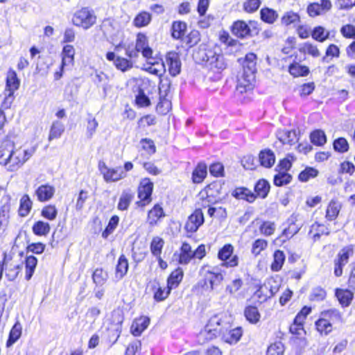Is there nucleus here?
Masks as SVG:
<instances>
[{
  "instance_id": "f257e3e1",
  "label": "nucleus",
  "mask_w": 355,
  "mask_h": 355,
  "mask_svg": "<svg viewBox=\"0 0 355 355\" xmlns=\"http://www.w3.org/2000/svg\"><path fill=\"white\" fill-rule=\"evenodd\" d=\"M34 148L24 149L15 148L13 145L0 146V164L9 171H16L20 168L34 154Z\"/></svg>"
},
{
  "instance_id": "f03ea898",
  "label": "nucleus",
  "mask_w": 355,
  "mask_h": 355,
  "mask_svg": "<svg viewBox=\"0 0 355 355\" xmlns=\"http://www.w3.org/2000/svg\"><path fill=\"white\" fill-rule=\"evenodd\" d=\"M193 58L196 62L204 64L214 72L219 73L226 68L224 57L218 46L207 48L201 46L193 53Z\"/></svg>"
},
{
  "instance_id": "7ed1b4c3",
  "label": "nucleus",
  "mask_w": 355,
  "mask_h": 355,
  "mask_svg": "<svg viewBox=\"0 0 355 355\" xmlns=\"http://www.w3.org/2000/svg\"><path fill=\"white\" fill-rule=\"evenodd\" d=\"M257 55L253 53H248L243 62V72L238 78L237 90L241 93L252 89L255 82Z\"/></svg>"
},
{
  "instance_id": "20e7f679",
  "label": "nucleus",
  "mask_w": 355,
  "mask_h": 355,
  "mask_svg": "<svg viewBox=\"0 0 355 355\" xmlns=\"http://www.w3.org/2000/svg\"><path fill=\"white\" fill-rule=\"evenodd\" d=\"M230 328V324L223 320L222 317L218 315H214L198 335V341L205 343L218 336L221 337Z\"/></svg>"
},
{
  "instance_id": "39448f33",
  "label": "nucleus",
  "mask_w": 355,
  "mask_h": 355,
  "mask_svg": "<svg viewBox=\"0 0 355 355\" xmlns=\"http://www.w3.org/2000/svg\"><path fill=\"white\" fill-rule=\"evenodd\" d=\"M96 16L93 10L89 8H82L77 10L73 16L72 22L76 26L88 29L96 24Z\"/></svg>"
},
{
  "instance_id": "423d86ee",
  "label": "nucleus",
  "mask_w": 355,
  "mask_h": 355,
  "mask_svg": "<svg viewBox=\"0 0 355 355\" xmlns=\"http://www.w3.org/2000/svg\"><path fill=\"white\" fill-rule=\"evenodd\" d=\"M354 254V249L352 245H347L342 248L334 260V275L340 277L343 274V267L349 261V258Z\"/></svg>"
},
{
  "instance_id": "0eeeda50",
  "label": "nucleus",
  "mask_w": 355,
  "mask_h": 355,
  "mask_svg": "<svg viewBox=\"0 0 355 355\" xmlns=\"http://www.w3.org/2000/svg\"><path fill=\"white\" fill-rule=\"evenodd\" d=\"M153 183L148 178L141 180L138 188L139 206H145L151 201Z\"/></svg>"
},
{
  "instance_id": "6e6552de",
  "label": "nucleus",
  "mask_w": 355,
  "mask_h": 355,
  "mask_svg": "<svg viewBox=\"0 0 355 355\" xmlns=\"http://www.w3.org/2000/svg\"><path fill=\"white\" fill-rule=\"evenodd\" d=\"M204 215L200 209H196L186 223L185 230L189 232H195L204 223Z\"/></svg>"
},
{
  "instance_id": "1a4fd4ad",
  "label": "nucleus",
  "mask_w": 355,
  "mask_h": 355,
  "mask_svg": "<svg viewBox=\"0 0 355 355\" xmlns=\"http://www.w3.org/2000/svg\"><path fill=\"white\" fill-rule=\"evenodd\" d=\"M331 8L330 0H321L320 2L310 3L307 7V12L311 17H316L327 13Z\"/></svg>"
},
{
  "instance_id": "9d476101",
  "label": "nucleus",
  "mask_w": 355,
  "mask_h": 355,
  "mask_svg": "<svg viewBox=\"0 0 355 355\" xmlns=\"http://www.w3.org/2000/svg\"><path fill=\"white\" fill-rule=\"evenodd\" d=\"M166 64L168 67V71L173 76H176L181 71V62L179 55L174 51L166 54Z\"/></svg>"
},
{
  "instance_id": "9b49d317",
  "label": "nucleus",
  "mask_w": 355,
  "mask_h": 355,
  "mask_svg": "<svg viewBox=\"0 0 355 355\" xmlns=\"http://www.w3.org/2000/svg\"><path fill=\"white\" fill-rule=\"evenodd\" d=\"M100 170L106 182H116L125 177V173L121 168H108L104 163L100 165Z\"/></svg>"
},
{
  "instance_id": "f8f14e48",
  "label": "nucleus",
  "mask_w": 355,
  "mask_h": 355,
  "mask_svg": "<svg viewBox=\"0 0 355 355\" xmlns=\"http://www.w3.org/2000/svg\"><path fill=\"white\" fill-rule=\"evenodd\" d=\"M303 220L299 214H293L288 219V226L284 233L287 236L296 234L303 226Z\"/></svg>"
},
{
  "instance_id": "ddd939ff",
  "label": "nucleus",
  "mask_w": 355,
  "mask_h": 355,
  "mask_svg": "<svg viewBox=\"0 0 355 355\" xmlns=\"http://www.w3.org/2000/svg\"><path fill=\"white\" fill-rule=\"evenodd\" d=\"M4 202L0 206V231L4 230L9 221L10 204L8 197H3Z\"/></svg>"
},
{
  "instance_id": "4468645a",
  "label": "nucleus",
  "mask_w": 355,
  "mask_h": 355,
  "mask_svg": "<svg viewBox=\"0 0 355 355\" xmlns=\"http://www.w3.org/2000/svg\"><path fill=\"white\" fill-rule=\"evenodd\" d=\"M54 187L50 184H42L35 191L37 200L40 202H46L51 199L55 193Z\"/></svg>"
},
{
  "instance_id": "2eb2a0df",
  "label": "nucleus",
  "mask_w": 355,
  "mask_h": 355,
  "mask_svg": "<svg viewBox=\"0 0 355 355\" xmlns=\"http://www.w3.org/2000/svg\"><path fill=\"white\" fill-rule=\"evenodd\" d=\"M20 85V80L18 78L17 73L12 69H10L7 73L6 87L4 91L15 93Z\"/></svg>"
},
{
  "instance_id": "dca6fc26",
  "label": "nucleus",
  "mask_w": 355,
  "mask_h": 355,
  "mask_svg": "<svg viewBox=\"0 0 355 355\" xmlns=\"http://www.w3.org/2000/svg\"><path fill=\"white\" fill-rule=\"evenodd\" d=\"M3 265L5 266L6 276L9 281H14L22 268V263H16L14 261L9 262L5 259Z\"/></svg>"
},
{
  "instance_id": "f3484780",
  "label": "nucleus",
  "mask_w": 355,
  "mask_h": 355,
  "mask_svg": "<svg viewBox=\"0 0 355 355\" xmlns=\"http://www.w3.org/2000/svg\"><path fill=\"white\" fill-rule=\"evenodd\" d=\"M232 33L237 37L244 38L250 35V29L244 21L238 20L233 24Z\"/></svg>"
},
{
  "instance_id": "a211bd4d",
  "label": "nucleus",
  "mask_w": 355,
  "mask_h": 355,
  "mask_svg": "<svg viewBox=\"0 0 355 355\" xmlns=\"http://www.w3.org/2000/svg\"><path fill=\"white\" fill-rule=\"evenodd\" d=\"M150 323V319L146 316H141L134 320L131 326V332L138 336L148 327Z\"/></svg>"
},
{
  "instance_id": "6ab92c4d",
  "label": "nucleus",
  "mask_w": 355,
  "mask_h": 355,
  "mask_svg": "<svg viewBox=\"0 0 355 355\" xmlns=\"http://www.w3.org/2000/svg\"><path fill=\"white\" fill-rule=\"evenodd\" d=\"M260 164L265 168H271L275 162V156L270 149H264L259 154Z\"/></svg>"
},
{
  "instance_id": "aec40b11",
  "label": "nucleus",
  "mask_w": 355,
  "mask_h": 355,
  "mask_svg": "<svg viewBox=\"0 0 355 355\" xmlns=\"http://www.w3.org/2000/svg\"><path fill=\"white\" fill-rule=\"evenodd\" d=\"M165 216L164 210L159 205H155L148 213L147 221L150 226H154L157 221Z\"/></svg>"
},
{
  "instance_id": "412c9836",
  "label": "nucleus",
  "mask_w": 355,
  "mask_h": 355,
  "mask_svg": "<svg viewBox=\"0 0 355 355\" xmlns=\"http://www.w3.org/2000/svg\"><path fill=\"white\" fill-rule=\"evenodd\" d=\"M242 336V329L241 327H236L233 329H229L223 334L221 338L230 344L236 343Z\"/></svg>"
},
{
  "instance_id": "4be33fe9",
  "label": "nucleus",
  "mask_w": 355,
  "mask_h": 355,
  "mask_svg": "<svg viewBox=\"0 0 355 355\" xmlns=\"http://www.w3.org/2000/svg\"><path fill=\"white\" fill-rule=\"evenodd\" d=\"M133 198L134 193L130 189L123 191L119 198L117 205L118 209L121 211L127 210Z\"/></svg>"
},
{
  "instance_id": "5701e85b",
  "label": "nucleus",
  "mask_w": 355,
  "mask_h": 355,
  "mask_svg": "<svg viewBox=\"0 0 355 355\" xmlns=\"http://www.w3.org/2000/svg\"><path fill=\"white\" fill-rule=\"evenodd\" d=\"M65 127L62 122L56 120L52 123L50 128L49 141L60 138L64 132Z\"/></svg>"
},
{
  "instance_id": "b1692460",
  "label": "nucleus",
  "mask_w": 355,
  "mask_h": 355,
  "mask_svg": "<svg viewBox=\"0 0 355 355\" xmlns=\"http://www.w3.org/2000/svg\"><path fill=\"white\" fill-rule=\"evenodd\" d=\"M22 333V326L19 322H17L13 327H12L8 339L6 342V347H11L14 343H15L21 337Z\"/></svg>"
},
{
  "instance_id": "393cba45",
  "label": "nucleus",
  "mask_w": 355,
  "mask_h": 355,
  "mask_svg": "<svg viewBox=\"0 0 355 355\" xmlns=\"http://www.w3.org/2000/svg\"><path fill=\"white\" fill-rule=\"evenodd\" d=\"M341 204L337 200H331L326 211V218L329 220H335L340 211Z\"/></svg>"
},
{
  "instance_id": "a878e982",
  "label": "nucleus",
  "mask_w": 355,
  "mask_h": 355,
  "mask_svg": "<svg viewBox=\"0 0 355 355\" xmlns=\"http://www.w3.org/2000/svg\"><path fill=\"white\" fill-rule=\"evenodd\" d=\"M232 195L238 199L245 200L249 202H252L256 199V196L250 190L244 187L236 188Z\"/></svg>"
},
{
  "instance_id": "bb28decb",
  "label": "nucleus",
  "mask_w": 355,
  "mask_h": 355,
  "mask_svg": "<svg viewBox=\"0 0 355 355\" xmlns=\"http://www.w3.org/2000/svg\"><path fill=\"white\" fill-rule=\"evenodd\" d=\"M279 143L282 144H293L297 141V134L295 130H282L278 132Z\"/></svg>"
},
{
  "instance_id": "cd10ccee",
  "label": "nucleus",
  "mask_w": 355,
  "mask_h": 355,
  "mask_svg": "<svg viewBox=\"0 0 355 355\" xmlns=\"http://www.w3.org/2000/svg\"><path fill=\"white\" fill-rule=\"evenodd\" d=\"M150 66L146 69L149 73L161 76L166 71L165 63L160 59L159 60L149 61Z\"/></svg>"
},
{
  "instance_id": "c85d7f7f",
  "label": "nucleus",
  "mask_w": 355,
  "mask_h": 355,
  "mask_svg": "<svg viewBox=\"0 0 355 355\" xmlns=\"http://www.w3.org/2000/svg\"><path fill=\"white\" fill-rule=\"evenodd\" d=\"M128 270V261L125 255L122 254L119 258L116 267L115 276L116 278L121 279L127 273Z\"/></svg>"
},
{
  "instance_id": "c756f323",
  "label": "nucleus",
  "mask_w": 355,
  "mask_h": 355,
  "mask_svg": "<svg viewBox=\"0 0 355 355\" xmlns=\"http://www.w3.org/2000/svg\"><path fill=\"white\" fill-rule=\"evenodd\" d=\"M183 278V271L181 268H178L173 271L167 280V286L173 289L178 286Z\"/></svg>"
},
{
  "instance_id": "7c9ffc66",
  "label": "nucleus",
  "mask_w": 355,
  "mask_h": 355,
  "mask_svg": "<svg viewBox=\"0 0 355 355\" xmlns=\"http://www.w3.org/2000/svg\"><path fill=\"white\" fill-rule=\"evenodd\" d=\"M187 24L182 21H174L172 25V37L176 40H182L187 31Z\"/></svg>"
},
{
  "instance_id": "2f4dec72",
  "label": "nucleus",
  "mask_w": 355,
  "mask_h": 355,
  "mask_svg": "<svg viewBox=\"0 0 355 355\" xmlns=\"http://www.w3.org/2000/svg\"><path fill=\"white\" fill-rule=\"evenodd\" d=\"M193 257V251L191 247L187 243H183L181 247V253L180 254L179 262L181 264L188 263Z\"/></svg>"
},
{
  "instance_id": "473e14b6",
  "label": "nucleus",
  "mask_w": 355,
  "mask_h": 355,
  "mask_svg": "<svg viewBox=\"0 0 355 355\" xmlns=\"http://www.w3.org/2000/svg\"><path fill=\"white\" fill-rule=\"evenodd\" d=\"M37 264V259L33 255L27 256L25 260L26 275L27 281L30 280L35 272Z\"/></svg>"
},
{
  "instance_id": "72a5a7b5",
  "label": "nucleus",
  "mask_w": 355,
  "mask_h": 355,
  "mask_svg": "<svg viewBox=\"0 0 355 355\" xmlns=\"http://www.w3.org/2000/svg\"><path fill=\"white\" fill-rule=\"evenodd\" d=\"M329 234L328 229L324 225L318 223H315L311 226L309 232V234L313 237L314 241L319 239L322 234L328 235Z\"/></svg>"
},
{
  "instance_id": "f704fd0d",
  "label": "nucleus",
  "mask_w": 355,
  "mask_h": 355,
  "mask_svg": "<svg viewBox=\"0 0 355 355\" xmlns=\"http://www.w3.org/2000/svg\"><path fill=\"white\" fill-rule=\"evenodd\" d=\"M205 279L209 283L211 290L213 291L215 286L221 283L223 275L219 272L208 270L205 275Z\"/></svg>"
},
{
  "instance_id": "c9c22d12",
  "label": "nucleus",
  "mask_w": 355,
  "mask_h": 355,
  "mask_svg": "<svg viewBox=\"0 0 355 355\" xmlns=\"http://www.w3.org/2000/svg\"><path fill=\"white\" fill-rule=\"evenodd\" d=\"M244 315L248 321L252 324H257L261 318V315L256 306H248L245 309Z\"/></svg>"
},
{
  "instance_id": "e433bc0d",
  "label": "nucleus",
  "mask_w": 355,
  "mask_h": 355,
  "mask_svg": "<svg viewBox=\"0 0 355 355\" xmlns=\"http://www.w3.org/2000/svg\"><path fill=\"white\" fill-rule=\"evenodd\" d=\"M336 295L340 303L345 306H349L353 298V293L347 289H336Z\"/></svg>"
},
{
  "instance_id": "4c0bfd02",
  "label": "nucleus",
  "mask_w": 355,
  "mask_h": 355,
  "mask_svg": "<svg viewBox=\"0 0 355 355\" xmlns=\"http://www.w3.org/2000/svg\"><path fill=\"white\" fill-rule=\"evenodd\" d=\"M254 191L258 196L264 198L270 191V184L265 180H259L254 186Z\"/></svg>"
},
{
  "instance_id": "58836bf2",
  "label": "nucleus",
  "mask_w": 355,
  "mask_h": 355,
  "mask_svg": "<svg viewBox=\"0 0 355 355\" xmlns=\"http://www.w3.org/2000/svg\"><path fill=\"white\" fill-rule=\"evenodd\" d=\"M151 21L150 13L143 11L139 12L134 19L133 24L136 27L140 28L147 26Z\"/></svg>"
},
{
  "instance_id": "ea45409f",
  "label": "nucleus",
  "mask_w": 355,
  "mask_h": 355,
  "mask_svg": "<svg viewBox=\"0 0 355 355\" xmlns=\"http://www.w3.org/2000/svg\"><path fill=\"white\" fill-rule=\"evenodd\" d=\"M273 262L271 264V269L273 271H279L282 268L285 261L284 253L281 250H276L273 254Z\"/></svg>"
},
{
  "instance_id": "a19ab883",
  "label": "nucleus",
  "mask_w": 355,
  "mask_h": 355,
  "mask_svg": "<svg viewBox=\"0 0 355 355\" xmlns=\"http://www.w3.org/2000/svg\"><path fill=\"white\" fill-rule=\"evenodd\" d=\"M207 175V166L205 164H199L193 172V181L195 183L201 182Z\"/></svg>"
},
{
  "instance_id": "79ce46f5",
  "label": "nucleus",
  "mask_w": 355,
  "mask_h": 355,
  "mask_svg": "<svg viewBox=\"0 0 355 355\" xmlns=\"http://www.w3.org/2000/svg\"><path fill=\"white\" fill-rule=\"evenodd\" d=\"M164 244V241L162 238L155 236L153 239L150 243V251L155 257H160Z\"/></svg>"
},
{
  "instance_id": "37998d69",
  "label": "nucleus",
  "mask_w": 355,
  "mask_h": 355,
  "mask_svg": "<svg viewBox=\"0 0 355 355\" xmlns=\"http://www.w3.org/2000/svg\"><path fill=\"white\" fill-rule=\"evenodd\" d=\"M288 71L290 73L295 77L304 76L309 72V69L307 67L300 65L297 63L291 64Z\"/></svg>"
},
{
  "instance_id": "c03bdc74",
  "label": "nucleus",
  "mask_w": 355,
  "mask_h": 355,
  "mask_svg": "<svg viewBox=\"0 0 355 355\" xmlns=\"http://www.w3.org/2000/svg\"><path fill=\"white\" fill-rule=\"evenodd\" d=\"M33 232L38 236L46 235L50 232L49 224L44 221H37L33 226Z\"/></svg>"
},
{
  "instance_id": "a18cd8bd",
  "label": "nucleus",
  "mask_w": 355,
  "mask_h": 355,
  "mask_svg": "<svg viewBox=\"0 0 355 355\" xmlns=\"http://www.w3.org/2000/svg\"><path fill=\"white\" fill-rule=\"evenodd\" d=\"M312 37L318 41L324 42L329 36V32L322 26H318L313 28L312 31Z\"/></svg>"
},
{
  "instance_id": "49530a36",
  "label": "nucleus",
  "mask_w": 355,
  "mask_h": 355,
  "mask_svg": "<svg viewBox=\"0 0 355 355\" xmlns=\"http://www.w3.org/2000/svg\"><path fill=\"white\" fill-rule=\"evenodd\" d=\"M310 139L311 142L317 146H322L327 142V137L324 132L320 130L313 131L311 135Z\"/></svg>"
},
{
  "instance_id": "de8ad7c7",
  "label": "nucleus",
  "mask_w": 355,
  "mask_h": 355,
  "mask_svg": "<svg viewBox=\"0 0 355 355\" xmlns=\"http://www.w3.org/2000/svg\"><path fill=\"white\" fill-rule=\"evenodd\" d=\"M298 22H300V16L292 11L286 12L282 18V23L285 26L297 25Z\"/></svg>"
},
{
  "instance_id": "09e8293b",
  "label": "nucleus",
  "mask_w": 355,
  "mask_h": 355,
  "mask_svg": "<svg viewBox=\"0 0 355 355\" xmlns=\"http://www.w3.org/2000/svg\"><path fill=\"white\" fill-rule=\"evenodd\" d=\"M300 51L304 54H309L314 58H318L320 55V52L317 46L309 42H305L300 49Z\"/></svg>"
},
{
  "instance_id": "8fccbe9b",
  "label": "nucleus",
  "mask_w": 355,
  "mask_h": 355,
  "mask_svg": "<svg viewBox=\"0 0 355 355\" xmlns=\"http://www.w3.org/2000/svg\"><path fill=\"white\" fill-rule=\"evenodd\" d=\"M32 202L28 195H24L20 201L19 214L22 216H27L31 211Z\"/></svg>"
},
{
  "instance_id": "3c124183",
  "label": "nucleus",
  "mask_w": 355,
  "mask_h": 355,
  "mask_svg": "<svg viewBox=\"0 0 355 355\" xmlns=\"http://www.w3.org/2000/svg\"><path fill=\"white\" fill-rule=\"evenodd\" d=\"M317 330L324 335H327L331 331V324L324 318H320L315 322Z\"/></svg>"
},
{
  "instance_id": "603ef678",
  "label": "nucleus",
  "mask_w": 355,
  "mask_h": 355,
  "mask_svg": "<svg viewBox=\"0 0 355 355\" xmlns=\"http://www.w3.org/2000/svg\"><path fill=\"white\" fill-rule=\"evenodd\" d=\"M291 178V175L286 171L279 172L274 177V184L277 187H282L288 184Z\"/></svg>"
},
{
  "instance_id": "864d4df0",
  "label": "nucleus",
  "mask_w": 355,
  "mask_h": 355,
  "mask_svg": "<svg viewBox=\"0 0 355 355\" xmlns=\"http://www.w3.org/2000/svg\"><path fill=\"white\" fill-rule=\"evenodd\" d=\"M260 14L261 19L269 24L273 23L277 17V12L268 8L261 9Z\"/></svg>"
},
{
  "instance_id": "5fc2aeb1",
  "label": "nucleus",
  "mask_w": 355,
  "mask_h": 355,
  "mask_svg": "<svg viewBox=\"0 0 355 355\" xmlns=\"http://www.w3.org/2000/svg\"><path fill=\"white\" fill-rule=\"evenodd\" d=\"M114 65L117 69L124 72L132 68L133 64L126 58L117 57L114 60Z\"/></svg>"
},
{
  "instance_id": "6e6d98bb",
  "label": "nucleus",
  "mask_w": 355,
  "mask_h": 355,
  "mask_svg": "<svg viewBox=\"0 0 355 355\" xmlns=\"http://www.w3.org/2000/svg\"><path fill=\"white\" fill-rule=\"evenodd\" d=\"M92 279L96 285H103L107 279V274L102 268H96L93 272Z\"/></svg>"
},
{
  "instance_id": "4d7b16f0",
  "label": "nucleus",
  "mask_w": 355,
  "mask_h": 355,
  "mask_svg": "<svg viewBox=\"0 0 355 355\" xmlns=\"http://www.w3.org/2000/svg\"><path fill=\"white\" fill-rule=\"evenodd\" d=\"M171 288L168 286L166 287L158 286L157 291L154 293V299L157 302H161L166 300L169 295Z\"/></svg>"
},
{
  "instance_id": "13d9d810",
  "label": "nucleus",
  "mask_w": 355,
  "mask_h": 355,
  "mask_svg": "<svg viewBox=\"0 0 355 355\" xmlns=\"http://www.w3.org/2000/svg\"><path fill=\"white\" fill-rule=\"evenodd\" d=\"M119 222V218L117 216H113L110 219L107 226L102 233V236L105 239L107 238L117 227Z\"/></svg>"
},
{
  "instance_id": "bf43d9fd",
  "label": "nucleus",
  "mask_w": 355,
  "mask_h": 355,
  "mask_svg": "<svg viewBox=\"0 0 355 355\" xmlns=\"http://www.w3.org/2000/svg\"><path fill=\"white\" fill-rule=\"evenodd\" d=\"M268 247L267 241L258 239L254 241L252 246L251 252L254 256L259 255L261 251L264 250Z\"/></svg>"
},
{
  "instance_id": "052dcab7",
  "label": "nucleus",
  "mask_w": 355,
  "mask_h": 355,
  "mask_svg": "<svg viewBox=\"0 0 355 355\" xmlns=\"http://www.w3.org/2000/svg\"><path fill=\"white\" fill-rule=\"evenodd\" d=\"M261 288L262 290H269L270 295L268 297H272L278 292L279 284L276 280L271 278L268 279Z\"/></svg>"
},
{
  "instance_id": "680f3d73",
  "label": "nucleus",
  "mask_w": 355,
  "mask_h": 355,
  "mask_svg": "<svg viewBox=\"0 0 355 355\" xmlns=\"http://www.w3.org/2000/svg\"><path fill=\"white\" fill-rule=\"evenodd\" d=\"M318 171L311 167H307L299 174V180L302 182H306L311 178L318 175Z\"/></svg>"
},
{
  "instance_id": "e2e57ef3",
  "label": "nucleus",
  "mask_w": 355,
  "mask_h": 355,
  "mask_svg": "<svg viewBox=\"0 0 355 355\" xmlns=\"http://www.w3.org/2000/svg\"><path fill=\"white\" fill-rule=\"evenodd\" d=\"M58 214V211L54 205L45 206L42 210V216L50 220H54Z\"/></svg>"
},
{
  "instance_id": "0e129e2a",
  "label": "nucleus",
  "mask_w": 355,
  "mask_h": 355,
  "mask_svg": "<svg viewBox=\"0 0 355 355\" xmlns=\"http://www.w3.org/2000/svg\"><path fill=\"white\" fill-rule=\"evenodd\" d=\"M234 247L231 244L225 245L218 253V257L222 261H227L232 256Z\"/></svg>"
},
{
  "instance_id": "69168bd1",
  "label": "nucleus",
  "mask_w": 355,
  "mask_h": 355,
  "mask_svg": "<svg viewBox=\"0 0 355 355\" xmlns=\"http://www.w3.org/2000/svg\"><path fill=\"white\" fill-rule=\"evenodd\" d=\"M334 148L340 153L347 152L349 149V144L346 139L340 137L334 142Z\"/></svg>"
},
{
  "instance_id": "338daca9",
  "label": "nucleus",
  "mask_w": 355,
  "mask_h": 355,
  "mask_svg": "<svg viewBox=\"0 0 355 355\" xmlns=\"http://www.w3.org/2000/svg\"><path fill=\"white\" fill-rule=\"evenodd\" d=\"M284 352V345L281 342H277L268 348L267 355H283Z\"/></svg>"
},
{
  "instance_id": "774afa93",
  "label": "nucleus",
  "mask_w": 355,
  "mask_h": 355,
  "mask_svg": "<svg viewBox=\"0 0 355 355\" xmlns=\"http://www.w3.org/2000/svg\"><path fill=\"white\" fill-rule=\"evenodd\" d=\"M340 33L345 38L352 39L355 41V27L351 24H346L340 28Z\"/></svg>"
}]
</instances>
